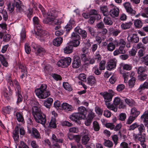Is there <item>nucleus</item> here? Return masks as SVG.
<instances>
[{"label":"nucleus","instance_id":"1","mask_svg":"<svg viewBox=\"0 0 148 148\" xmlns=\"http://www.w3.org/2000/svg\"><path fill=\"white\" fill-rule=\"evenodd\" d=\"M32 109V114L35 121L37 123L45 125L46 121L45 116L42 113L40 109L34 106Z\"/></svg>","mask_w":148,"mask_h":148},{"label":"nucleus","instance_id":"2","mask_svg":"<svg viewBox=\"0 0 148 148\" xmlns=\"http://www.w3.org/2000/svg\"><path fill=\"white\" fill-rule=\"evenodd\" d=\"M47 85L42 84L39 88L36 89L35 90L36 95L40 99H44L50 95V92L47 90Z\"/></svg>","mask_w":148,"mask_h":148},{"label":"nucleus","instance_id":"3","mask_svg":"<svg viewBox=\"0 0 148 148\" xmlns=\"http://www.w3.org/2000/svg\"><path fill=\"white\" fill-rule=\"evenodd\" d=\"M100 95L103 98L105 104L107 108L110 110H112L114 112L117 111V109L113 105H111L109 102L112 101V97L107 92H101Z\"/></svg>","mask_w":148,"mask_h":148},{"label":"nucleus","instance_id":"4","mask_svg":"<svg viewBox=\"0 0 148 148\" xmlns=\"http://www.w3.org/2000/svg\"><path fill=\"white\" fill-rule=\"evenodd\" d=\"M14 7L16 8V10L17 12H21L23 10V5L20 0H14L12 5L9 4L8 8L10 12H12L14 10Z\"/></svg>","mask_w":148,"mask_h":148},{"label":"nucleus","instance_id":"5","mask_svg":"<svg viewBox=\"0 0 148 148\" xmlns=\"http://www.w3.org/2000/svg\"><path fill=\"white\" fill-rule=\"evenodd\" d=\"M71 61V59L69 57H66L63 59L60 60L57 63L58 66L62 68L67 67L70 64Z\"/></svg>","mask_w":148,"mask_h":148},{"label":"nucleus","instance_id":"6","mask_svg":"<svg viewBox=\"0 0 148 148\" xmlns=\"http://www.w3.org/2000/svg\"><path fill=\"white\" fill-rule=\"evenodd\" d=\"M117 60L116 59L110 60L107 63L106 68L108 70L111 71L115 68L116 66Z\"/></svg>","mask_w":148,"mask_h":148},{"label":"nucleus","instance_id":"7","mask_svg":"<svg viewBox=\"0 0 148 148\" xmlns=\"http://www.w3.org/2000/svg\"><path fill=\"white\" fill-rule=\"evenodd\" d=\"M123 5L127 12L132 15H134L135 14L136 12L132 8V6L130 3L125 2L123 4Z\"/></svg>","mask_w":148,"mask_h":148},{"label":"nucleus","instance_id":"8","mask_svg":"<svg viewBox=\"0 0 148 148\" xmlns=\"http://www.w3.org/2000/svg\"><path fill=\"white\" fill-rule=\"evenodd\" d=\"M112 6V9L110 10L109 14L113 17H117L119 15V9L116 7L113 4H111Z\"/></svg>","mask_w":148,"mask_h":148},{"label":"nucleus","instance_id":"9","mask_svg":"<svg viewBox=\"0 0 148 148\" xmlns=\"http://www.w3.org/2000/svg\"><path fill=\"white\" fill-rule=\"evenodd\" d=\"M28 132L29 133L31 134V135L36 138H41L39 132L37 129L34 127L32 128L31 130H28Z\"/></svg>","mask_w":148,"mask_h":148},{"label":"nucleus","instance_id":"10","mask_svg":"<svg viewBox=\"0 0 148 148\" xmlns=\"http://www.w3.org/2000/svg\"><path fill=\"white\" fill-rule=\"evenodd\" d=\"M14 83L16 86L17 90L18 93L17 95V102H19L22 101V97L21 94L20 89L21 88L19 85V83L16 81V80H14Z\"/></svg>","mask_w":148,"mask_h":148},{"label":"nucleus","instance_id":"11","mask_svg":"<svg viewBox=\"0 0 148 148\" xmlns=\"http://www.w3.org/2000/svg\"><path fill=\"white\" fill-rule=\"evenodd\" d=\"M74 31L80 34L82 38L85 39L87 37V34L86 31L82 29L80 27H77L75 29Z\"/></svg>","mask_w":148,"mask_h":148},{"label":"nucleus","instance_id":"12","mask_svg":"<svg viewBox=\"0 0 148 148\" xmlns=\"http://www.w3.org/2000/svg\"><path fill=\"white\" fill-rule=\"evenodd\" d=\"M81 60L79 57L76 56L74 57L72 63V66L74 68H78L81 65Z\"/></svg>","mask_w":148,"mask_h":148},{"label":"nucleus","instance_id":"13","mask_svg":"<svg viewBox=\"0 0 148 148\" xmlns=\"http://www.w3.org/2000/svg\"><path fill=\"white\" fill-rule=\"evenodd\" d=\"M78 112L81 118L84 119L86 117V108L83 106L79 107L78 109Z\"/></svg>","mask_w":148,"mask_h":148},{"label":"nucleus","instance_id":"14","mask_svg":"<svg viewBox=\"0 0 148 148\" xmlns=\"http://www.w3.org/2000/svg\"><path fill=\"white\" fill-rule=\"evenodd\" d=\"M146 135L145 134H135V138L140 142V143L145 142Z\"/></svg>","mask_w":148,"mask_h":148},{"label":"nucleus","instance_id":"15","mask_svg":"<svg viewBox=\"0 0 148 148\" xmlns=\"http://www.w3.org/2000/svg\"><path fill=\"white\" fill-rule=\"evenodd\" d=\"M69 118L71 120L73 121L76 122H77V120L82 119L77 113L72 114L71 115L69 116Z\"/></svg>","mask_w":148,"mask_h":148},{"label":"nucleus","instance_id":"16","mask_svg":"<svg viewBox=\"0 0 148 148\" xmlns=\"http://www.w3.org/2000/svg\"><path fill=\"white\" fill-rule=\"evenodd\" d=\"M75 21L73 19H71L65 26V29L67 32H69L72 28V26L75 24Z\"/></svg>","mask_w":148,"mask_h":148},{"label":"nucleus","instance_id":"17","mask_svg":"<svg viewBox=\"0 0 148 148\" xmlns=\"http://www.w3.org/2000/svg\"><path fill=\"white\" fill-rule=\"evenodd\" d=\"M13 133V136L14 141H17L19 138V128L18 126H16Z\"/></svg>","mask_w":148,"mask_h":148},{"label":"nucleus","instance_id":"18","mask_svg":"<svg viewBox=\"0 0 148 148\" xmlns=\"http://www.w3.org/2000/svg\"><path fill=\"white\" fill-rule=\"evenodd\" d=\"M127 39L128 40H130L132 42L135 43L138 42L139 40V38L136 34H133L132 37L128 36Z\"/></svg>","mask_w":148,"mask_h":148},{"label":"nucleus","instance_id":"19","mask_svg":"<svg viewBox=\"0 0 148 148\" xmlns=\"http://www.w3.org/2000/svg\"><path fill=\"white\" fill-rule=\"evenodd\" d=\"M100 11L103 15L105 16H107L109 15V12L108 7L106 5L101 6L100 7Z\"/></svg>","mask_w":148,"mask_h":148},{"label":"nucleus","instance_id":"20","mask_svg":"<svg viewBox=\"0 0 148 148\" xmlns=\"http://www.w3.org/2000/svg\"><path fill=\"white\" fill-rule=\"evenodd\" d=\"M90 18L88 21V22L90 24H92L94 22L95 20H99L101 18V16L100 15H97L96 16H90Z\"/></svg>","mask_w":148,"mask_h":148},{"label":"nucleus","instance_id":"21","mask_svg":"<svg viewBox=\"0 0 148 148\" xmlns=\"http://www.w3.org/2000/svg\"><path fill=\"white\" fill-rule=\"evenodd\" d=\"M120 72L121 74H123V76L124 78L125 81H127V80L129 77L131 78L133 77V76H134L135 74L133 72H131V74L129 72L122 73L121 71Z\"/></svg>","mask_w":148,"mask_h":148},{"label":"nucleus","instance_id":"22","mask_svg":"<svg viewBox=\"0 0 148 148\" xmlns=\"http://www.w3.org/2000/svg\"><path fill=\"white\" fill-rule=\"evenodd\" d=\"M63 39L61 37H57L53 41V45L56 46H59L62 43Z\"/></svg>","mask_w":148,"mask_h":148},{"label":"nucleus","instance_id":"23","mask_svg":"<svg viewBox=\"0 0 148 148\" xmlns=\"http://www.w3.org/2000/svg\"><path fill=\"white\" fill-rule=\"evenodd\" d=\"M116 44L114 43V40L109 42L107 45V49L110 51H113L115 48Z\"/></svg>","mask_w":148,"mask_h":148},{"label":"nucleus","instance_id":"24","mask_svg":"<svg viewBox=\"0 0 148 148\" xmlns=\"http://www.w3.org/2000/svg\"><path fill=\"white\" fill-rule=\"evenodd\" d=\"M53 102V99L51 98H49L46 99L44 101V106L47 108H50V106Z\"/></svg>","mask_w":148,"mask_h":148},{"label":"nucleus","instance_id":"25","mask_svg":"<svg viewBox=\"0 0 148 148\" xmlns=\"http://www.w3.org/2000/svg\"><path fill=\"white\" fill-rule=\"evenodd\" d=\"M64 52L66 54L71 53L73 51L72 46L68 45L64 49Z\"/></svg>","mask_w":148,"mask_h":148},{"label":"nucleus","instance_id":"26","mask_svg":"<svg viewBox=\"0 0 148 148\" xmlns=\"http://www.w3.org/2000/svg\"><path fill=\"white\" fill-rule=\"evenodd\" d=\"M15 116L17 120L19 122L23 121L24 118L21 112H17L16 113Z\"/></svg>","mask_w":148,"mask_h":148},{"label":"nucleus","instance_id":"27","mask_svg":"<svg viewBox=\"0 0 148 148\" xmlns=\"http://www.w3.org/2000/svg\"><path fill=\"white\" fill-rule=\"evenodd\" d=\"M140 114V112L138 110L135 108L134 107L131 109V114L132 115V116L136 118Z\"/></svg>","mask_w":148,"mask_h":148},{"label":"nucleus","instance_id":"28","mask_svg":"<svg viewBox=\"0 0 148 148\" xmlns=\"http://www.w3.org/2000/svg\"><path fill=\"white\" fill-rule=\"evenodd\" d=\"M87 82L88 84L91 85L95 84L96 83L95 78L92 76H89L87 78Z\"/></svg>","mask_w":148,"mask_h":148},{"label":"nucleus","instance_id":"29","mask_svg":"<svg viewBox=\"0 0 148 148\" xmlns=\"http://www.w3.org/2000/svg\"><path fill=\"white\" fill-rule=\"evenodd\" d=\"M61 108L63 109L69 111L72 108V106L69 105L67 103H63L61 105Z\"/></svg>","mask_w":148,"mask_h":148},{"label":"nucleus","instance_id":"30","mask_svg":"<svg viewBox=\"0 0 148 148\" xmlns=\"http://www.w3.org/2000/svg\"><path fill=\"white\" fill-rule=\"evenodd\" d=\"M36 53L37 55L41 56L45 53V50L43 48L39 46L36 50Z\"/></svg>","mask_w":148,"mask_h":148},{"label":"nucleus","instance_id":"31","mask_svg":"<svg viewBox=\"0 0 148 148\" xmlns=\"http://www.w3.org/2000/svg\"><path fill=\"white\" fill-rule=\"evenodd\" d=\"M103 21L106 25H112L113 22L110 17L106 16L103 18Z\"/></svg>","mask_w":148,"mask_h":148},{"label":"nucleus","instance_id":"32","mask_svg":"<svg viewBox=\"0 0 148 148\" xmlns=\"http://www.w3.org/2000/svg\"><path fill=\"white\" fill-rule=\"evenodd\" d=\"M0 61L2 65L5 67H7L8 64L3 56L0 54Z\"/></svg>","mask_w":148,"mask_h":148},{"label":"nucleus","instance_id":"33","mask_svg":"<svg viewBox=\"0 0 148 148\" xmlns=\"http://www.w3.org/2000/svg\"><path fill=\"white\" fill-rule=\"evenodd\" d=\"M38 32V35L40 37L45 36L47 35V31L43 30L41 29V27L37 29Z\"/></svg>","mask_w":148,"mask_h":148},{"label":"nucleus","instance_id":"34","mask_svg":"<svg viewBox=\"0 0 148 148\" xmlns=\"http://www.w3.org/2000/svg\"><path fill=\"white\" fill-rule=\"evenodd\" d=\"M132 23L131 22L123 23L121 25V27L123 29H126L130 28Z\"/></svg>","mask_w":148,"mask_h":148},{"label":"nucleus","instance_id":"35","mask_svg":"<svg viewBox=\"0 0 148 148\" xmlns=\"http://www.w3.org/2000/svg\"><path fill=\"white\" fill-rule=\"evenodd\" d=\"M33 21L35 26L36 27L37 29L41 27V26L39 23V22L38 17H34L33 18Z\"/></svg>","mask_w":148,"mask_h":148},{"label":"nucleus","instance_id":"36","mask_svg":"<svg viewBox=\"0 0 148 148\" xmlns=\"http://www.w3.org/2000/svg\"><path fill=\"white\" fill-rule=\"evenodd\" d=\"M93 57L97 62H99L101 59V57L99 53V51L96 52Z\"/></svg>","mask_w":148,"mask_h":148},{"label":"nucleus","instance_id":"37","mask_svg":"<svg viewBox=\"0 0 148 148\" xmlns=\"http://www.w3.org/2000/svg\"><path fill=\"white\" fill-rule=\"evenodd\" d=\"M56 120L55 117H52L50 121L49 126L51 127L55 128L56 127Z\"/></svg>","mask_w":148,"mask_h":148},{"label":"nucleus","instance_id":"38","mask_svg":"<svg viewBox=\"0 0 148 148\" xmlns=\"http://www.w3.org/2000/svg\"><path fill=\"white\" fill-rule=\"evenodd\" d=\"M145 88H148V82H145L143 84L140 85L138 89V91L139 92H140Z\"/></svg>","mask_w":148,"mask_h":148},{"label":"nucleus","instance_id":"39","mask_svg":"<svg viewBox=\"0 0 148 148\" xmlns=\"http://www.w3.org/2000/svg\"><path fill=\"white\" fill-rule=\"evenodd\" d=\"M104 142L103 143L104 145L109 148H111L113 146V143L112 142L109 140L104 139Z\"/></svg>","mask_w":148,"mask_h":148},{"label":"nucleus","instance_id":"40","mask_svg":"<svg viewBox=\"0 0 148 148\" xmlns=\"http://www.w3.org/2000/svg\"><path fill=\"white\" fill-rule=\"evenodd\" d=\"M125 101L126 103L130 106H132L134 104V101L130 98H125Z\"/></svg>","mask_w":148,"mask_h":148},{"label":"nucleus","instance_id":"41","mask_svg":"<svg viewBox=\"0 0 148 148\" xmlns=\"http://www.w3.org/2000/svg\"><path fill=\"white\" fill-rule=\"evenodd\" d=\"M53 18L50 17L49 18L48 16H47L46 18L43 20V22L44 23L50 25L53 23Z\"/></svg>","mask_w":148,"mask_h":148},{"label":"nucleus","instance_id":"42","mask_svg":"<svg viewBox=\"0 0 148 148\" xmlns=\"http://www.w3.org/2000/svg\"><path fill=\"white\" fill-rule=\"evenodd\" d=\"M134 25L136 27L140 28L142 27L143 23L140 20L138 19L134 21Z\"/></svg>","mask_w":148,"mask_h":148},{"label":"nucleus","instance_id":"43","mask_svg":"<svg viewBox=\"0 0 148 148\" xmlns=\"http://www.w3.org/2000/svg\"><path fill=\"white\" fill-rule=\"evenodd\" d=\"M80 36L75 32H73L71 35V38L73 40H79L80 39Z\"/></svg>","mask_w":148,"mask_h":148},{"label":"nucleus","instance_id":"44","mask_svg":"<svg viewBox=\"0 0 148 148\" xmlns=\"http://www.w3.org/2000/svg\"><path fill=\"white\" fill-rule=\"evenodd\" d=\"M90 139L89 136H82V143L84 145H86L89 141Z\"/></svg>","mask_w":148,"mask_h":148},{"label":"nucleus","instance_id":"45","mask_svg":"<svg viewBox=\"0 0 148 148\" xmlns=\"http://www.w3.org/2000/svg\"><path fill=\"white\" fill-rule=\"evenodd\" d=\"M114 43L116 44V46H118L119 45H124L125 46L126 44L125 42L123 39H120L119 41L116 40H114Z\"/></svg>","mask_w":148,"mask_h":148},{"label":"nucleus","instance_id":"46","mask_svg":"<svg viewBox=\"0 0 148 148\" xmlns=\"http://www.w3.org/2000/svg\"><path fill=\"white\" fill-rule=\"evenodd\" d=\"M52 139L53 142H57L60 143H62V140L61 139L58 138L55 134L52 135Z\"/></svg>","mask_w":148,"mask_h":148},{"label":"nucleus","instance_id":"47","mask_svg":"<svg viewBox=\"0 0 148 148\" xmlns=\"http://www.w3.org/2000/svg\"><path fill=\"white\" fill-rule=\"evenodd\" d=\"M93 127L94 130L95 131H98L100 129L99 125L97 121H95L93 122Z\"/></svg>","mask_w":148,"mask_h":148},{"label":"nucleus","instance_id":"48","mask_svg":"<svg viewBox=\"0 0 148 148\" xmlns=\"http://www.w3.org/2000/svg\"><path fill=\"white\" fill-rule=\"evenodd\" d=\"M140 118L143 119V122L148 121V110L145 111L141 116Z\"/></svg>","mask_w":148,"mask_h":148},{"label":"nucleus","instance_id":"49","mask_svg":"<svg viewBox=\"0 0 148 148\" xmlns=\"http://www.w3.org/2000/svg\"><path fill=\"white\" fill-rule=\"evenodd\" d=\"M138 129L139 131V133L138 134H142V132L145 131V127L143 125L141 124L140 125H138Z\"/></svg>","mask_w":148,"mask_h":148},{"label":"nucleus","instance_id":"50","mask_svg":"<svg viewBox=\"0 0 148 148\" xmlns=\"http://www.w3.org/2000/svg\"><path fill=\"white\" fill-rule=\"evenodd\" d=\"M141 62L145 65L148 66V55L141 58Z\"/></svg>","mask_w":148,"mask_h":148},{"label":"nucleus","instance_id":"51","mask_svg":"<svg viewBox=\"0 0 148 148\" xmlns=\"http://www.w3.org/2000/svg\"><path fill=\"white\" fill-rule=\"evenodd\" d=\"M50 12H48L47 13V16H48V17H50L51 18H53V19H54L56 16V12H55L52 10L50 11Z\"/></svg>","mask_w":148,"mask_h":148},{"label":"nucleus","instance_id":"52","mask_svg":"<svg viewBox=\"0 0 148 148\" xmlns=\"http://www.w3.org/2000/svg\"><path fill=\"white\" fill-rule=\"evenodd\" d=\"M136 81V78L134 77L131 78V79L130 80L129 82V86L130 87L132 88L133 87L134 84Z\"/></svg>","mask_w":148,"mask_h":148},{"label":"nucleus","instance_id":"53","mask_svg":"<svg viewBox=\"0 0 148 148\" xmlns=\"http://www.w3.org/2000/svg\"><path fill=\"white\" fill-rule=\"evenodd\" d=\"M19 68L21 70V73H27V69L25 65L21 64V63L19 64Z\"/></svg>","mask_w":148,"mask_h":148},{"label":"nucleus","instance_id":"54","mask_svg":"<svg viewBox=\"0 0 148 148\" xmlns=\"http://www.w3.org/2000/svg\"><path fill=\"white\" fill-rule=\"evenodd\" d=\"M146 71V66H140L137 69V73L139 74H140L142 73L145 72Z\"/></svg>","mask_w":148,"mask_h":148},{"label":"nucleus","instance_id":"55","mask_svg":"<svg viewBox=\"0 0 148 148\" xmlns=\"http://www.w3.org/2000/svg\"><path fill=\"white\" fill-rule=\"evenodd\" d=\"M131 143H130L128 144L125 142H123L121 143L120 146L122 148H130V145Z\"/></svg>","mask_w":148,"mask_h":148},{"label":"nucleus","instance_id":"56","mask_svg":"<svg viewBox=\"0 0 148 148\" xmlns=\"http://www.w3.org/2000/svg\"><path fill=\"white\" fill-rule=\"evenodd\" d=\"M80 41L79 40H73L71 41V45L75 47H77L80 44Z\"/></svg>","mask_w":148,"mask_h":148},{"label":"nucleus","instance_id":"57","mask_svg":"<svg viewBox=\"0 0 148 148\" xmlns=\"http://www.w3.org/2000/svg\"><path fill=\"white\" fill-rule=\"evenodd\" d=\"M63 85L64 88L66 90L69 91L72 90L71 87L68 82L63 83Z\"/></svg>","mask_w":148,"mask_h":148},{"label":"nucleus","instance_id":"58","mask_svg":"<svg viewBox=\"0 0 148 148\" xmlns=\"http://www.w3.org/2000/svg\"><path fill=\"white\" fill-rule=\"evenodd\" d=\"M121 101L120 99L118 97H116L114 98L113 101V103L114 105V106L117 109L116 106L120 104Z\"/></svg>","mask_w":148,"mask_h":148},{"label":"nucleus","instance_id":"59","mask_svg":"<svg viewBox=\"0 0 148 148\" xmlns=\"http://www.w3.org/2000/svg\"><path fill=\"white\" fill-rule=\"evenodd\" d=\"M136 118H135V117H134L132 115H130L127 120L126 123L127 124H131L134 120Z\"/></svg>","mask_w":148,"mask_h":148},{"label":"nucleus","instance_id":"60","mask_svg":"<svg viewBox=\"0 0 148 148\" xmlns=\"http://www.w3.org/2000/svg\"><path fill=\"white\" fill-rule=\"evenodd\" d=\"M106 62L104 60L101 61L99 64V68L100 70H104L105 68Z\"/></svg>","mask_w":148,"mask_h":148},{"label":"nucleus","instance_id":"61","mask_svg":"<svg viewBox=\"0 0 148 148\" xmlns=\"http://www.w3.org/2000/svg\"><path fill=\"white\" fill-rule=\"evenodd\" d=\"M11 38V36L8 34H7L3 36V40L5 42L9 41Z\"/></svg>","mask_w":148,"mask_h":148},{"label":"nucleus","instance_id":"62","mask_svg":"<svg viewBox=\"0 0 148 148\" xmlns=\"http://www.w3.org/2000/svg\"><path fill=\"white\" fill-rule=\"evenodd\" d=\"M11 95L12 93L11 92H5L4 94V97L5 98L8 100L10 99Z\"/></svg>","mask_w":148,"mask_h":148},{"label":"nucleus","instance_id":"63","mask_svg":"<svg viewBox=\"0 0 148 148\" xmlns=\"http://www.w3.org/2000/svg\"><path fill=\"white\" fill-rule=\"evenodd\" d=\"M94 117V113L92 112L91 110H90L89 111V113L88 115L87 118L92 120L93 118Z\"/></svg>","mask_w":148,"mask_h":148},{"label":"nucleus","instance_id":"64","mask_svg":"<svg viewBox=\"0 0 148 148\" xmlns=\"http://www.w3.org/2000/svg\"><path fill=\"white\" fill-rule=\"evenodd\" d=\"M86 75L84 73L80 74L78 76V79L83 81H86Z\"/></svg>","mask_w":148,"mask_h":148}]
</instances>
